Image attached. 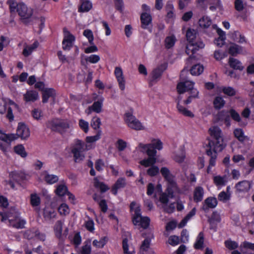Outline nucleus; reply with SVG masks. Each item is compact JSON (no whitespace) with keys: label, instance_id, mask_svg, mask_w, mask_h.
<instances>
[{"label":"nucleus","instance_id":"7","mask_svg":"<svg viewBox=\"0 0 254 254\" xmlns=\"http://www.w3.org/2000/svg\"><path fill=\"white\" fill-rule=\"evenodd\" d=\"M125 120L128 126L132 129L135 130H141L144 129L141 123L129 113L126 114Z\"/></svg>","mask_w":254,"mask_h":254},{"label":"nucleus","instance_id":"21","mask_svg":"<svg viewBox=\"0 0 254 254\" xmlns=\"http://www.w3.org/2000/svg\"><path fill=\"white\" fill-rule=\"evenodd\" d=\"M228 63L230 66L234 69L242 70L244 68L241 62L234 58L230 57Z\"/></svg>","mask_w":254,"mask_h":254},{"label":"nucleus","instance_id":"18","mask_svg":"<svg viewBox=\"0 0 254 254\" xmlns=\"http://www.w3.org/2000/svg\"><path fill=\"white\" fill-rule=\"evenodd\" d=\"M140 20L141 22V27L143 29H147V26L151 22L152 18L151 15L147 12H143L141 14Z\"/></svg>","mask_w":254,"mask_h":254},{"label":"nucleus","instance_id":"58","mask_svg":"<svg viewBox=\"0 0 254 254\" xmlns=\"http://www.w3.org/2000/svg\"><path fill=\"white\" fill-rule=\"evenodd\" d=\"M101 125V121L100 118L94 117L92 119L91 122V126L94 129H97L100 127Z\"/></svg>","mask_w":254,"mask_h":254},{"label":"nucleus","instance_id":"63","mask_svg":"<svg viewBox=\"0 0 254 254\" xmlns=\"http://www.w3.org/2000/svg\"><path fill=\"white\" fill-rule=\"evenodd\" d=\"M230 197L229 194H228L226 192L223 191L218 194V198L220 201L226 202L230 199Z\"/></svg>","mask_w":254,"mask_h":254},{"label":"nucleus","instance_id":"31","mask_svg":"<svg viewBox=\"0 0 254 254\" xmlns=\"http://www.w3.org/2000/svg\"><path fill=\"white\" fill-rule=\"evenodd\" d=\"M9 176L16 182L24 180L26 177L25 174L21 172H12L9 174Z\"/></svg>","mask_w":254,"mask_h":254},{"label":"nucleus","instance_id":"44","mask_svg":"<svg viewBox=\"0 0 254 254\" xmlns=\"http://www.w3.org/2000/svg\"><path fill=\"white\" fill-rule=\"evenodd\" d=\"M241 250L243 254H246L247 251L246 249H250L254 251V244L245 241L241 245Z\"/></svg>","mask_w":254,"mask_h":254},{"label":"nucleus","instance_id":"46","mask_svg":"<svg viewBox=\"0 0 254 254\" xmlns=\"http://www.w3.org/2000/svg\"><path fill=\"white\" fill-rule=\"evenodd\" d=\"M151 145V149L161 150L163 148V143L159 139H153L150 143Z\"/></svg>","mask_w":254,"mask_h":254},{"label":"nucleus","instance_id":"32","mask_svg":"<svg viewBox=\"0 0 254 254\" xmlns=\"http://www.w3.org/2000/svg\"><path fill=\"white\" fill-rule=\"evenodd\" d=\"M177 108L178 112L184 116L190 118L194 117V115L191 111L180 105L179 103H177Z\"/></svg>","mask_w":254,"mask_h":254},{"label":"nucleus","instance_id":"10","mask_svg":"<svg viewBox=\"0 0 254 254\" xmlns=\"http://www.w3.org/2000/svg\"><path fill=\"white\" fill-rule=\"evenodd\" d=\"M9 223L10 226L17 229L24 228L25 221L21 219L18 214H15L11 218H9Z\"/></svg>","mask_w":254,"mask_h":254},{"label":"nucleus","instance_id":"61","mask_svg":"<svg viewBox=\"0 0 254 254\" xmlns=\"http://www.w3.org/2000/svg\"><path fill=\"white\" fill-rule=\"evenodd\" d=\"M91 248L90 242H87L82 247L81 253V254H90Z\"/></svg>","mask_w":254,"mask_h":254},{"label":"nucleus","instance_id":"33","mask_svg":"<svg viewBox=\"0 0 254 254\" xmlns=\"http://www.w3.org/2000/svg\"><path fill=\"white\" fill-rule=\"evenodd\" d=\"M198 24L201 28H207L211 25L212 22L211 20L207 16H203L199 19Z\"/></svg>","mask_w":254,"mask_h":254},{"label":"nucleus","instance_id":"28","mask_svg":"<svg viewBox=\"0 0 254 254\" xmlns=\"http://www.w3.org/2000/svg\"><path fill=\"white\" fill-rule=\"evenodd\" d=\"M43 175L44 176V180L48 184H53L58 181L59 178L56 175H50L48 174L47 172H44L43 173Z\"/></svg>","mask_w":254,"mask_h":254},{"label":"nucleus","instance_id":"49","mask_svg":"<svg viewBox=\"0 0 254 254\" xmlns=\"http://www.w3.org/2000/svg\"><path fill=\"white\" fill-rule=\"evenodd\" d=\"M56 193L59 196H63L67 191V187L64 185H60L57 187L55 190Z\"/></svg>","mask_w":254,"mask_h":254},{"label":"nucleus","instance_id":"56","mask_svg":"<svg viewBox=\"0 0 254 254\" xmlns=\"http://www.w3.org/2000/svg\"><path fill=\"white\" fill-rule=\"evenodd\" d=\"M225 245L226 247L230 250H235L238 247V243L231 240L226 241L225 242Z\"/></svg>","mask_w":254,"mask_h":254},{"label":"nucleus","instance_id":"16","mask_svg":"<svg viewBox=\"0 0 254 254\" xmlns=\"http://www.w3.org/2000/svg\"><path fill=\"white\" fill-rule=\"evenodd\" d=\"M126 184V180L125 178H119L112 187V191L113 193L116 195L118 190L125 187Z\"/></svg>","mask_w":254,"mask_h":254},{"label":"nucleus","instance_id":"47","mask_svg":"<svg viewBox=\"0 0 254 254\" xmlns=\"http://www.w3.org/2000/svg\"><path fill=\"white\" fill-rule=\"evenodd\" d=\"M176 39L175 36H171L167 37L165 40V45L167 49L172 47L175 43Z\"/></svg>","mask_w":254,"mask_h":254},{"label":"nucleus","instance_id":"42","mask_svg":"<svg viewBox=\"0 0 254 254\" xmlns=\"http://www.w3.org/2000/svg\"><path fill=\"white\" fill-rule=\"evenodd\" d=\"M63 222L61 221H58L55 225L54 230L55 231L56 235L58 238H60L62 235L63 230Z\"/></svg>","mask_w":254,"mask_h":254},{"label":"nucleus","instance_id":"1","mask_svg":"<svg viewBox=\"0 0 254 254\" xmlns=\"http://www.w3.org/2000/svg\"><path fill=\"white\" fill-rule=\"evenodd\" d=\"M210 135L213 140L209 141L208 146L210 148L206 150V154L210 156L209 165L207 167V172L209 173L211 171V167L214 166L217 157V152L221 151L225 147V145L223 142L221 129L217 127H212L209 129Z\"/></svg>","mask_w":254,"mask_h":254},{"label":"nucleus","instance_id":"53","mask_svg":"<svg viewBox=\"0 0 254 254\" xmlns=\"http://www.w3.org/2000/svg\"><path fill=\"white\" fill-rule=\"evenodd\" d=\"M213 181L217 186H224L225 184L226 180L225 177L217 176L214 177Z\"/></svg>","mask_w":254,"mask_h":254},{"label":"nucleus","instance_id":"34","mask_svg":"<svg viewBox=\"0 0 254 254\" xmlns=\"http://www.w3.org/2000/svg\"><path fill=\"white\" fill-rule=\"evenodd\" d=\"M43 216L46 220L50 221L56 218V213L53 209H46L44 210Z\"/></svg>","mask_w":254,"mask_h":254},{"label":"nucleus","instance_id":"6","mask_svg":"<svg viewBox=\"0 0 254 254\" xmlns=\"http://www.w3.org/2000/svg\"><path fill=\"white\" fill-rule=\"evenodd\" d=\"M17 12L24 23L27 24L31 21L30 18L33 14V9L28 7L24 3L18 4Z\"/></svg>","mask_w":254,"mask_h":254},{"label":"nucleus","instance_id":"55","mask_svg":"<svg viewBox=\"0 0 254 254\" xmlns=\"http://www.w3.org/2000/svg\"><path fill=\"white\" fill-rule=\"evenodd\" d=\"M222 91L229 96H233L236 94L235 90L231 87H224L222 88Z\"/></svg>","mask_w":254,"mask_h":254},{"label":"nucleus","instance_id":"24","mask_svg":"<svg viewBox=\"0 0 254 254\" xmlns=\"http://www.w3.org/2000/svg\"><path fill=\"white\" fill-rule=\"evenodd\" d=\"M38 97V94L36 91H28L24 95V99L26 102H34Z\"/></svg>","mask_w":254,"mask_h":254},{"label":"nucleus","instance_id":"8","mask_svg":"<svg viewBox=\"0 0 254 254\" xmlns=\"http://www.w3.org/2000/svg\"><path fill=\"white\" fill-rule=\"evenodd\" d=\"M64 38L63 41V48L64 50H69L73 45L75 40L74 36L66 28H64Z\"/></svg>","mask_w":254,"mask_h":254},{"label":"nucleus","instance_id":"60","mask_svg":"<svg viewBox=\"0 0 254 254\" xmlns=\"http://www.w3.org/2000/svg\"><path fill=\"white\" fill-rule=\"evenodd\" d=\"M151 240L149 238H146L142 242L140 250L143 251H146L149 248Z\"/></svg>","mask_w":254,"mask_h":254},{"label":"nucleus","instance_id":"15","mask_svg":"<svg viewBox=\"0 0 254 254\" xmlns=\"http://www.w3.org/2000/svg\"><path fill=\"white\" fill-rule=\"evenodd\" d=\"M212 27L214 29H217V32L219 35V37L215 41V44L219 47H222L224 44L226 39L225 34L221 29L217 28L216 25H213Z\"/></svg>","mask_w":254,"mask_h":254},{"label":"nucleus","instance_id":"5","mask_svg":"<svg viewBox=\"0 0 254 254\" xmlns=\"http://www.w3.org/2000/svg\"><path fill=\"white\" fill-rule=\"evenodd\" d=\"M132 222L135 225H138L144 229H146L149 225L150 219L147 217H142L141 209L139 207H137L134 209Z\"/></svg>","mask_w":254,"mask_h":254},{"label":"nucleus","instance_id":"23","mask_svg":"<svg viewBox=\"0 0 254 254\" xmlns=\"http://www.w3.org/2000/svg\"><path fill=\"white\" fill-rule=\"evenodd\" d=\"M203 189L202 187H196L195 189L193 192L194 201L196 202L201 201L203 198Z\"/></svg>","mask_w":254,"mask_h":254},{"label":"nucleus","instance_id":"17","mask_svg":"<svg viewBox=\"0 0 254 254\" xmlns=\"http://www.w3.org/2000/svg\"><path fill=\"white\" fill-rule=\"evenodd\" d=\"M251 184L248 181H243L236 185V188L239 192L248 191L251 188Z\"/></svg>","mask_w":254,"mask_h":254},{"label":"nucleus","instance_id":"35","mask_svg":"<svg viewBox=\"0 0 254 254\" xmlns=\"http://www.w3.org/2000/svg\"><path fill=\"white\" fill-rule=\"evenodd\" d=\"M234 134L235 136L241 142H244L246 140H248V137L244 135V132L242 129L237 128L235 129Z\"/></svg>","mask_w":254,"mask_h":254},{"label":"nucleus","instance_id":"40","mask_svg":"<svg viewBox=\"0 0 254 254\" xmlns=\"http://www.w3.org/2000/svg\"><path fill=\"white\" fill-rule=\"evenodd\" d=\"M94 186L97 188H99L102 192H105L109 190V188L104 183L99 182L97 178L94 179Z\"/></svg>","mask_w":254,"mask_h":254},{"label":"nucleus","instance_id":"12","mask_svg":"<svg viewBox=\"0 0 254 254\" xmlns=\"http://www.w3.org/2000/svg\"><path fill=\"white\" fill-rule=\"evenodd\" d=\"M151 145L150 143L145 144L140 143L138 148L141 152L146 153L148 156H156L157 151L154 149H151Z\"/></svg>","mask_w":254,"mask_h":254},{"label":"nucleus","instance_id":"59","mask_svg":"<svg viewBox=\"0 0 254 254\" xmlns=\"http://www.w3.org/2000/svg\"><path fill=\"white\" fill-rule=\"evenodd\" d=\"M197 50L198 49H197L196 47H194V43H190L186 47V53L187 55H189L190 53H192V55H193Z\"/></svg>","mask_w":254,"mask_h":254},{"label":"nucleus","instance_id":"51","mask_svg":"<svg viewBox=\"0 0 254 254\" xmlns=\"http://www.w3.org/2000/svg\"><path fill=\"white\" fill-rule=\"evenodd\" d=\"M159 172V169L157 166H152L147 170V173L149 176L153 177L157 175Z\"/></svg>","mask_w":254,"mask_h":254},{"label":"nucleus","instance_id":"3","mask_svg":"<svg viewBox=\"0 0 254 254\" xmlns=\"http://www.w3.org/2000/svg\"><path fill=\"white\" fill-rule=\"evenodd\" d=\"M194 83L190 81L181 82L177 86L178 92L179 94L184 93L185 92L190 91V95L193 98H197L198 96V91L193 88Z\"/></svg>","mask_w":254,"mask_h":254},{"label":"nucleus","instance_id":"62","mask_svg":"<svg viewBox=\"0 0 254 254\" xmlns=\"http://www.w3.org/2000/svg\"><path fill=\"white\" fill-rule=\"evenodd\" d=\"M229 115L235 121L240 122L241 121V117L239 114L234 109H231L229 111Z\"/></svg>","mask_w":254,"mask_h":254},{"label":"nucleus","instance_id":"19","mask_svg":"<svg viewBox=\"0 0 254 254\" xmlns=\"http://www.w3.org/2000/svg\"><path fill=\"white\" fill-rule=\"evenodd\" d=\"M167 182H168V186L167 191L168 193V195L170 198H172L173 197L174 192L178 191L179 190L174 178L172 179L170 181H167Z\"/></svg>","mask_w":254,"mask_h":254},{"label":"nucleus","instance_id":"41","mask_svg":"<svg viewBox=\"0 0 254 254\" xmlns=\"http://www.w3.org/2000/svg\"><path fill=\"white\" fill-rule=\"evenodd\" d=\"M218 118L220 120H224L227 124L230 125L229 112H228L224 110L220 112L218 114Z\"/></svg>","mask_w":254,"mask_h":254},{"label":"nucleus","instance_id":"38","mask_svg":"<svg viewBox=\"0 0 254 254\" xmlns=\"http://www.w3.org/2000/svg\"><path fill=\"white\" fill-rule=\"evenodd\" d=\"M203 71V67L200 64L193 65L190 70V73L193 75H199Z\"/></svg>","mask_w":254,"mask_h":254},{"label":"nucleus","instance_id":"25","mask_svg":"<svg viewBox=\"0 0 254 254\" xmlns=\"http://www.w3.org/2000/svg\"><path fill=\"white\" fill-rule=\"evenodd\" d=\"M82 150H79L78 148H73L71 152L73 154L74 161L76 163H79L84 158V155L82 153Z\"/></svg>","mask_w":254,"mask_h":254},{"label":"nucleus","instance_id":"36","mask_svg":"<svg viewBox=\"0 0 254 254\" xmlns=\"http://www.w3.org/2000/svg\"><path fill=\"white\" fill-rule=\"evenodd\" d=\"M39 234V231L35 229L28 230L24 233V237L28 240L36 238Z\"/></svg>","mask_w":254,"mask_h":254},{"label":"nucleus","instance_id":"39","mask_svg":"<svg viewBox=\"0 0 254 254\" xmlns=\"http://www.w3.org/2000/svg\"><path fill=\"white\" fill-rule=\"evenodd\" d=\"M160 172L167 181H170L172 179L174 178L173 176L167 167H162L160 170Z\"/></svg>","mask_w":254,"mask_h":254},{"label":"nucleus","instance_id":"48","mask_svg":"<svg viewBox=\"0 0 254 254\" xmlns=\"http://www.w3.org/2000/svg\"><path fill=\"white\" fill-rule=\"evenodd\" d=\"M30 203L33 206H38L40 203V198L36 193L31 194L30 195Z\"/></svg>","mask_w":254,"mask_h":254},{"label":"nucleus","instance_id":"2","mask_svg":"<svg viewBox=\"0 0 254 254\" xmlns=\"http://www.w3.org/2000/svg\"><path fill=\"white\" fill-rule=\"evenodd\" d=\"M30 135L29 128L25 125L19 123L16 130V134H5L0 130V140L4 141L7 145L9 146L11 141L14 140L18 137L22 139L27 138Z\"/></svg>","mask_w":254,"mask_h":254},{"label":"nucleus","instance_id":"14","mask_svg":"<svg viewBox=\"0 0 254 254\" xmlns=\"http://www.w3.org/2000/svg\"><path fill=\"white\" fill-rule=\"evenodd\" d=\"M103 101L104 98L101 97L97 101L94 102L92 106L88 107L87 113L90 114L92 111L97 113L101 112Z\"/></svg>","mask_w":254,"mask_h":254},{"label":"nucleus","instance_id":"4","mask_svg":"<svg viewBox=\"0 0 254 254\" xmlns=\"http://www.w3.org/2000/svg\"><path fill=\"white\" fill-rule=\"evenodd\" d=\"M47 126L53 131L63 133L69 127V123L67 121L55 119L49 121L47 123Z\"/></svg>","mask_w":254,"mask_h":254},{"label":"nucleus","instance_id":"11","mask_svg":"<svg viewBox=\"0 0 254 254\" xmlns=\"http://www.w3.org/2000/svg\"><path fill=\"white\" fill-rule=\"evenodd\" d=\"M217 205V199L215 197H209L204 200L202 206V209L206 212L209 210V208H214Z\"/></svg>","mask_w":254,"mask_h":254},{"label":"nucleus","instance_id":"52","mask_svg":"<svg viewBox=\"0 0 254 254\" xmlns=\"http://www.w3.org/2000/svg\"><path fill=\"white\" fill-rule=\"evenodd\" d=\"M83 35L88 38L89 43L90 45L93 44V35L91 30L86 29L83 32Z\"/></svg>","mask_w":254,"mask_h":254},{"label":"nucleus","instance_id":"45","mask_svg":"<svg viewBox=\"0 0 254 254\" xmlns=\"http://www.w3.org/2000/svg\"><path fill=\"white\" fill-rule=\"evenodd\" d=\"M196 32L193 29H188L187 31L186 37L187 40L190 43H193V40L196 38Z\"/></svg>","mask_w":254,"mask_h":254},{"label":"nucleus","instance_id":"29","mask_svg":"<svg viewBox=\"0 0 254 254\" xmlns=\"http://www.w3.org/2000/svg\"><path fill=\"white\" fill-rule=\"evenodd\" d=\"M39 43L37 41L34 42V43L30 46H26L24 49L22 54L25 57H28L32 53L33 50L36 49L38 46Z\"/></svg>","mask_w":254,"mask_h":254},{"label":"nucleus","instance_id":"27","mask_svg":"<svg viewBox=\"0 0 254 254\" xmlns=\"http://www.w3.org/2000/svg\"><path fill=\"white\" fill-rule=\"evenodd\" d=\"M92 8V3L89 0H81V5L79 8V12H87Z\"/></svg>","mask_w":254,"mask_h":254},{"label":"nucleus","instance_id":"9","mask_svg":"<svg viewBox=\"0 0 254 254\" xmlns=\"http://www.w3.org/2000/svg\"><path fill=\"white\" fill-rule=\"evenodd\" d=\"M115 75L119 83L120 89L123 91L125 89V79L123 75V72L120 67H116L115 69Z\"/></svg>","mask_w":254,"mask_h":254},{"label":"nucleus","instance_id":"54","mask_svg":"<svg viewBox=\"0 0 254 254\" xmlns=\"http://www.w3.org/2000/svg\"><path fill=\"white\" fill-rule=\"evenodd\" d=\"M58 210L61 215H66L69 213V208L68 206L65 204H62L59 207Z\"/></svg>","mask_w":254,"mask_h":254},{"label":"nucleus","instance_id":"30","mask_svg":"<svg viewBox=\"0 0 254 254\" xmlns=\"http://www.w3.org/2000/svg\"><path fill=\"white\" fill-rule=\"evenodd\" d=\"M242 51V47L234 43H232L230 45L228 50L229 53L232 56H236L238 54L241 52Z\"/></svg>","mask_w":254,"mask_h":254},{"label":"nucleus","instance_id":"13","mask_svg":"<svg viewBox=\"0 0 254 254\" xmlns=\"http://www.w3.org/2000/svg\"><path fill=\"white\" fill-rule=\"evenodd\" d=\"M167 68V64H163L160 65L157 68L154 69L151 74L152 78L150 80L151 82H153L157 79H159L162 75L163 71Z\"/></svg>","mask_w":254,"mask_h":254},{"label":"nucleus","instance_id":"43","mask_svg":"<svg viewBox=\"0 0 254 254\" xmlns=\"http://www.w3.org/2000/svg\"><path fill=\"white\" fill-rule=\"evenodd\" d=\"M225 103V101L221 97H216L213 101L214 108L216 109H220L222 108Z\"/></svg>","mask_w":254,"mask_h":254},{"label":"nucleus","instance_id":"57","mask_svg":"<svg viewBox=\"0 0 254 254\" xmlns=\"http://www.w3.org/2000/svg\"><path fill=\"white\" fill-rule=\"evenodd\" d=\"M106 237H104L100 239L99 241L95 240L93 242V245L97 248H102L106 243Z\"/></svg>","mask_w":254,"mask_h":254},{"label":"nucleus","instance_id":"26","mask_svg":"<svg viewBox=\"0 0 254 254\" xmlns=\"http://www.w3.org/2000/svg\"><path fill=\"white\" fill-rule=\"evenodd\" d=\"M156 156H148V158L143 159L140 161L139 163L145 167L150 166H154L153 165L156 162L157 159Z\"/></svg>","mask_w":254,"mask_h":254},{"label":"nucleus","instance_id":"50","mask_svg":"<svg viewBox=\"0 0 254 254\" xmlns=\"http://www.w3.org/2000/svg\"><path fill=\"white\" fill-rule=\"evenodd\" d=\"M14 151L17 154L20 155L22 157H25L27 153L25 151L24 147L22 145H19L14 147Z\"/></svg>","mask_w":254,"mask_h":254},{"label":"nucleus","instance_id":"20","mask_svg":"<svg viewBox=\"0 0 254 254\" xmlns=\"http://www.w3.org/2000/svg\"><path fill=\"white\" fill-rule=\"evenodd\" d=\"M56 95L55 90L53 88H45L42 94V102L47 103L50 97H54Z\"/></svg>","mask_w":254,"mask_h":254},{"label":"nucleus","instance_id":"64","mask_svg":"<svg viewBox=\"0 0 254 254\" xmlns=\"http://www.w3.org/2000/svg\"><path fill=\"white\" fill-rule=\"evenodd\" d=\"M32 115L33 117L37 120H39L42 117V112L38 109H34L32 111Z\"/></svg>","mask_w":254,"mask_h":254},{"label":"nucleus","instance_id":"37","mask_svg":"<svg viewBox=\"0 0 254 254\" xmlns=\"http://www.w3.org/2000/svg\"><path fill=\"white\" fill-rule=\"evenodd\" d=\"M204 243V234L200 232L197 236L196 243L194 244V248L196 249H201L203 248Z\"/></svg>","mask_w":254,"mask_h":254},{"label":"nucleus","instance_id":"22","mask_svg":"<svg viewBox=\"0 0 254 254\" xmlns=\"http://www.w3.org/2000/svg\"><path fill=\"white\" fill-rule=\"evenodd\" d=\"M185 158V152L182 147L180 148L179 151L174 152L173 159L176 162L181 163L184 161Z\"/></svg>","mask_w":254,"mask_h":254}]
</instances>
